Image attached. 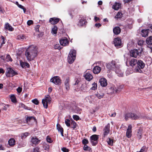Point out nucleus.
I'll return each mask as SVG.
<instances>
[{
    "label": "nucleus",
    "mask_w": 152,
    "mask_h": 152,
    "mask_svg": "<svg viewBox=\"0 0 152 152\" xmlns=\"http://www.w3.org/2000/svg\"><path fill=\"white\" fill-rule=\"evenodd\" d=\"M84 77L85 79L88 81H90L93 78V77L91 75V74L88 72L86 73L84 75Z\"/></svg>",
    "instance_id": "nucleus-19"
},
{
    "label": "nucleus",
    "mask_w": 152,
    "mask_h": 152,
    "mask_svg": "<svg viewBox=\"0 0 152 152\" xmlns=\"http://www.w3.org/2000/svg\"><path fill=\"white\" fill-rule=\"evenodd\" d=\"M31 151L32 152H40V148L38 147H37L34 148Z\"/></svg>",
    "instance_id": "nucleus-45"
},
{
    "label": "nucleus",
    "mask_w": 152,
    "mask_h": 152,
    "mask_svg": "<svg viewBox=\"0 0 152 152\" xmlns=\"http://www.w3.org/2000/svg\"><path fill=\"white\" fill-rule=\"evenodd\" d=\"M137 66H136L134 69V72L142 73V71L141 69H142L145 67V64L141 60H138L137 61Z\"/></svg>",
    "instance_id": "nucleus-3"
},
{
    "label": "nucleus",
    "mask_w": 152,
    "mask_h": 152,
    "mask_svg": "<svg viewBox=\"0 0 152 152\" xmlns=\"http://www.w3.org/2000/svg\"><path fill=\"white\" fill-rule=\"evenodd\" d=\"M60 19L57 18H52L50 19L49 22L52 24H55L59 21Z\"/></svg>",
    "instance_id": "nucleus-17"
},
{
    "label": "nucleus",
    "mask_w": 152,
    "mask_h": 152,
    "mask_svg": "<svg viewBox=\"0 0 152 152\" xmlns=\"http://www.w3.org/2000/svg\"><path fill=\"white\" fill-rule=\"evenodd\" d=\"M122 16V14L121 12H118L115 16V18L117 19L121 18Z\"/></svg>",
    "instance_id": "nucleus-43"
},
{
    "label": "nucleus",
    "mask_w": 152,
    "mask_h": 152,
    "mask_svg": "<svg viewBox=\"0 0 152 152\" xmlns=\"http://www.w3.org/2000/svg\"><path fill=\"white\" fill-rule=\"evenodd\" d=\"M15 143V141L13 138L10 139L8 141L9 145L11 146L14 145Z\"/></svg>",
    "instance_id": "nucleus-30"
},
{
    "label": "nucleus",
    "mask_w": 152,
    "mask_h": 152,
    "mask_svg": "<svg viewBox=\"0 0 152 152\" xmlns=\"http://www.w3.org/2000/svg\"><path fill=\"white\" fill-rule=\"evenodd\" d=\"M97 84L95 83L92 84V87L91 88V89L93 90H95L97 88Z\"/></svg>",
    "instance_id": "nucleus-52"
},
{
    "label": "nucleus",
    "mask_w": 152,
    "mask_h": 152,
    "mask_svg": "<svg viewBox=\"0 0 152 152\" xmlns=\"http://www.w3.org/2000/svg\"><path fill=\"white\" fill-rule=\"evenodd\" d=\"M143 128L142 127L139 128L137 132V137L139 140L141 139L142 137Z\"/></svg>",
    "instance_id": "nucleus-15"
},
{
    "label": "nucleus",
    "mask_w": 152,
    "mask_h": 152,
    "mask_svg": "<svg viewBox=\"0 0 152 152\" xmlns=\"http://www.w3.org/2000/svg\"><path fill=\"white\" fill-rule=\"evenodd\" d=\"M83 149L85 151H90L91 150V148L90 147L86 145H85L83 147Z\"/></svg>",
    "instance_id": "nucleus-46"
},
{
    "label": "nucleus",
    "mask_w": 152,
    "mask_h": 152,
    "mask_svg": "<svg viewBox=\"0 0 152 152\" xmlns=\"http://www.w3.org/2000/svg\"><path fill=\"white\" fill-rule=\"evenodd\" d=\"M65 123L67 126L69 127L70 126L71 124L70 123V120L69 119H67L65 120Z\"/></svg>",
    "instance_id": "nucleus-51"
},
{
    "label": "nucleus",
    "mask_w": 152,
    "mask_h": 152,
    "mask_svg": "<svg viewBox=\"0 0 152 152\" xmlns=\"http://www.w3.org/2000/svg\"><path fill=\"white\" fill-rule=\"evenodd\" d=\"M140 54H141V53H139L138 50L137 49L132 50L130 52L131 56L134 58H137Z\"/></svg>",
    "instance_id": "nucleus-13"
},
{
    "label": "nucleus",
    "mask_w": 152,
    "mask_h": 152,
    "mask_svg": "<svg viewBox=\"0 0 152 152\" xmlns=\"http://www.w3.org/2000/svg\"><path fill=\"white\" fill-rule=\"evenodd\" d=\"M113 43L115 47H121L122 46L121 40L119 38L117 37L114 39Z\"/></svg>",
    "instance_id": "nucleus-8"
},
{
    "label": "nucleus",
    "mask_w": 152,
    "mask_h": 152,
    "mask_svg": "<svg viewBox=\"0 0 152 152\" xmlns=\"http://www.w3.org/2000/svg\"><path fill=\"white\" fill-rule=\"evenodd\" d=\"M7 73L6 75L7 76L9 77H12L15 75L17 74V73L15 71L13 70L11 68H8L7 69L6 73Z\"/></svg>",
    "instance_id": "nucleus-7"
},
{
    "label": "nucleus",
    "mask_w": 152,
    "mask_h": 152,
    "mask_svg": "<svg viewBox=\"0 0 152 152\" xmlns=\"http://www.w3.org/2000/svg\"><path fill=\"white\" fill-rule=\"evenodd\" d=\"M76 51L74 50H71L68 57V61L69 64H72L75 59Z\"/></svg>",
    "instance_id": "nucleus-4"
},
{
    "label": "nucleus",
    "mask_w": 152,
    "mask_h": 152,
    "mask_svg": "<svg viewBox=\"0 0 152 152\" xmlns=\"http://www.w3.org/2000/svg\"><path fill=\"white\" fill-rule=\"evenodd\" d=\"M18 7L22 9L23 10V12L24 13L26 12V9L23 7V6H22L21 5L19 4Z\"/></svg>",
    "instance_id": "nucleus-54"
},
{
    "label": "nucleus",
    "mask_w": 152,
    "mask_h": 152,
    "mask_svg": "<svg viewBox=\"0 0 152 152\" xmlns=\"http://www.w3.org/2000/svg\"><path fill=\"white\" fill-rule=\"evenodd\" d=\"M146 42L148 45H152V37L150 36L146 39Z\"/></svg>",
    "instance_id": "nucleus-34"
},
{
    "label": "nucleus",
    "mask_w": 152,
    "mask_h": 152,
    "mask_svg": "<svg viewBox=\"0 0 152 152\" xmlns=\"http://www.w3.org/2000/svg\"><path fill=\"white\" fill-rule=\"evenodd\" d=\"M29 133L27 132L23 133L21 134V137L22 139H25L29 135Z\"/></svg>",
    "instance_id": "nucleus-40"
},
{
    "label": "nucleus",
    "mask_w": 152,
    "mask_h": 152,
    "mask_svg": "<svg viewBox=\"0 0 152 152\" xmlns=\"http://www.w3.org/2000/svg\"><path fill=\"white\" fill-rule=\"evenodd\" d=\"M118 65H116V62L114 61H112L110 63H109L107 64V67L109 69L115 70L116 69V67H118Z\"/></svg>",
    "instance_id": "nucleus-6"
},
{
    "label": "nucleus",
    "mask_w": 152,
    "mask_h": 152,
    "mask_svg": "<svg viewBox=\"0 0 152 152\" xmlns=\"http://www.w3.org/2000/svg\"><path fill=\"white\" fill-rule=\"evenodd\" d=\"M33 23V21L32 20H28L27 22V24L28 26H30Z\"/></svg>",
    "instance_id": "nucleus-64"
},
{
    "label": "nucleus",
    "mask_w": 152,
    "mask_h": 152,
    "mask_svg": "<svg viewBox=\"0 0 152 152\" xmlns=\"http://www.w3.org/2000/svg\"><path fill=\"white\" fill-rule=\"evenodd\" d=\"M124 88V85H120L118 86L117 88L115 90V92L117 93L118 92H119L121 90L123 89Z\"/></svg>",
    "instance_id": "nucleus-41"
},
{
    "label": "nucleus",
    "mask_w": 152,
    "mask_h": 152,
    "mask_svg": "<svg viewBox=\"0 0 152 152\" xmlns=\"http://www.w3.org/2000/svg\"><path fill=\"white\" fill-rule=\"evenodd\" d=\"M56 128L58 131L60 132L61 136L62 137H64V130L62 127H61L59 124H57L56 125Z\"/></svg>",
    "instance_id": "nucleus-21"
},
{
    "label": "nucleus",
    "mask_w": 152,
    "mask_h": 152,
    "mask_svg": "<svg viewBox=\"0 0 152 152\" xmlns=\"http://www.w3.org/2000/svg\"><path fill=\"white\" fill-rule=\"evenodd\" d=\"M141 118V114L139 113H129L126 114L125 115V118L126 121L128 120L129 118H130L132 120H137Z\"/></svg>",
    "instance_id": "nucleus-2"
},
{
    "label": "nucleus",
    "mask_w": 152,
    "mask_h": 152,
    "mask_svg": "<svg viewBox=\"0 0 152 152\" xmlns=\"http://www.w3.org/2000/svg\"><path fill=\"white\" fill-rule=\"evenodd\" d=\"M101 70V68L100 67L98 66H96L93 68V71L94 74H98L100 72Z\"/></svg>",
    "instance_id": "nucleus-22"
},
{
    "label": "nucleus",
    "mask_w": 152,
    "mask_h": 152,
    "mask_svg": "<svg viewBox=\"0 0 152 152\" xmlns=\"http://www.w3.org/2000/svg\"><path fill=\"white\" fill-rule=\"evenodd\" d=\"M60 44L63 46H66L68 45L69 41L68 39L65 37H62L60 40Z\"/></svg>",
    "instance_id": "nucleus-10"
},
{
    "label": "nucleus",
    "mask_w": 152,
    "mask_h": 152,
    "mask_svg": "<svg viewBox=\"0 0 152 152\" xmlns=\"http://www.w3.org/2000/svg\"><path fill=\"white\" fill-rule=\"evenodd\" d=\"M5 29H8L10 31H12L13 29V28L12 26L8 23H7L5 24Z\"/></svg>",
    "instance_id": "nucleus-31"
},
{
    "label": "nucleus",
    "mask_w": 152,
    "mask_h": 152,
    "mask_svg": "<svg viewBox=\"0 0 152 152\" xmlns=\"http://www.w3.org/2000/svg\"><path fill=\"white\" fill-rule=\"evenodd\" d=\"M1 37L2 39L1 41H2V42L1 43V44H0V48H1L2 45L5 43V39H4V37L3 36H1Z\"/></svg>",
    "instance_id": "nucleus-48"
},
{
    "label": "nucleus",
    "mask_w": 152,
    "mask_h": 152,
    "mask_svg": "<svg viewBox=\"0 0 152 152\" xmlns=\"http://www.w3.org/2000/svg\"><path fill=\"white\" fill-rule=\"evenodd\" d=\"M20 64L21 66L23 68H29L30 66L29 64L26 62L20 61Z\"/></svg>",
    "instance_id": "nucleus-25"
},
{
    "label": "nucleus",
    "mask_w": 152,
    "mask_h": 152,
    "mask_svg": "<svg viewBox=\"0 0 152 152\" xmlns=\"http://www.w3.org/2000/svg\"><path fill=\"white\" fill-rule=\"evenodd\" d=\"M50 81L56 85H60L61 83V80L58 76H55L50 79Z\"/></svg>",
    "instance_id": "nucleus-9"
},
{
    "label": "nucleus",
    "mask_w": 152,
    "mask_h": 152,
    "mask_svg": "<svg viewBox=\"0 0 152 152\" xmlns=\"http://www.w3.org/2000/svg\"><path fill=\"white\" fill-rule=\"evenodd\" d=\"M104 137H105L107 136L109 132L110 131V126L108 124L107 126H106L104 129Z\"/></svg>",
    "instance_id": "nucleus-18"
},
{
    "label": "nucleus",
    "mask_w": 152,
    "mask_h": 152,
    "mask_svg": "<svg viewBox=\"0 0 152 152\" xmlns=\"http://www.w3.org/2000/svg\"><path fill=\"white\" fill-rule=\"evenodd\" d=\"M91 143H92V145L94 146L96 145L97 143V141H93L92 140H91Z\"/></svg>",
    "instance_id": "nucleus-61"
},
{
    "label": "nucleus",
    "mask_w": 152,
    "mask_h": 152,
    "mask_svg": "<svg viewBox=\"0 0 152 152\" xmlns=\"http://www.w3.org/2000/svg\"><path fill=\"white\" fill-rule=\"evenodd\" d=\"M46 140L49 143H51L52 142L51 138L49 136L47 137Z\"/></svg>",
    "instance_id": "nucleus-59"
},
{
    "label": "nucleus",
    "mask_w": 152,
    "mask_h": 152,
    "mask_svg": "<svg viewBox=\"0 0 152 152\" xmlns=\"http://www.w3.org/2000/svg\"><path fill=\"white\" fill-rule=\"evenodd\" d=\"M146 148V147L145 146L142 147L141 149H140V151H139L140 152H143L145 151Z\"/></svg>",
    "instance_id": "nucleus-63"
},
{
    "label": "nucleus",
    "mask_w": 152,
    "mask_h": 152,
    "mask_svg": "<svg viewBox=\"0 0 152 152\" xmlns=\"http://www.w3.org/2000/svg\"><path fill=\"white\" fill-rule=\"evenodd\" d=\"M57 27L56 26H54L52 29L51 32L53 34H56L57 33Z\"/></svg>",
    "instance_id": "nucleus-35"
},
{
    "label": "nucleus",
    "mask_w": 152,
    "mask_h": 152,
    "mask_svg": "<svg viewBox=\"0 0 152 152\" xmlns=\"http://www.w3.org/2000/svg\"><path fill=\"white\" fill-rule=\"evenodd\" d=\"M137 60L134 58L132 59L129 61L130 65L132 67H133L136 65H137Z\"/></svg>",
    "instance_id": "nucleus-24"
},
{
    "label": "nucleus",
    "mask_w": 152,
    "mask_h": 152,
    "mask_svg": "<svg viewBox=\"0 0 152 152\" xmlns=\"http://www.w3.org/2000/svg\"><path fill=\"white\" fill-rule=\"evenodd\" d=\"M37 55V51L36 47L33 45L29 46L26 51L25 55L28 61L33 60Z\"/></svg>",
    "instance_id": "nucleus-1"
},
{
    "label": "nucleus",
    "mask_w": 152,
    "mask_h": 152,
    "mask_svg": "<svg viewBox=\"0 0 152 152\" xmlns=\"http://www.w3.org/2000/svg\"><path fill=\"white\" fill-rule=\"evenodd\" d=\"M132 126L131 124H129L128 126L126 132V136L127 137L129 138L132 136Z\"/></svg>",
    "instance_id": "nucleus-14"
},
{
    "label": "nucleus",
    "mask_w": 152,
    "mask_h": 152,
    "mask_svg": "<svg viewBox=\"0 0 152 152\" xmlns=\"http://www.w3.org/2000/svg\"><path fill=\"white\" fill-rule=\"evenodd\" d=\"M86 22V21L84 18H81L80 20L78 25L81 26H83L85 24Z\"/></svg>",
    "instance_id": "nucleus-28"
},
{
    "label": "nucleus",
    "mask_w": 152,
    "mask_h": 152,
    "mask_svg": "<svg viewBox=\"0 0 152 152\" xmlns=\"http://www.w3.org/2000/svg\"><path fill=\"white\" fill-rule=\"evenodd\" d=\"M90 138L91 140L97 141L98 138V135L96 134L93 135Z\"/></svg>",
    "instance_id": "nucleus-37"
},
{
    "label": "nucleus",
    "mask_w": 152,
    "mask_h": 152,
    "mask_svg": "<svg viewBox=\"0 0 152 152\" xmlns=\"http://www.w3.org/2000/svg\"><path fill=\"white\" fill-rule=\"evenodd\" d=\"M149 29L142 30L141 31V34L143 37H145L148 36Z\"/></svg>",
    "instance_id": "nucleus-26"
},
{
    "label": "nucleus",
    "mask_w": 152,
    "mask_h": 152,
    "mask_svg": "<svg viewBox=\"0 0 152 152\" xmlns=\"http://www.w3.org/2000/svg\"><path fill=\"white\" fill-rule=\"evenodd\" d=\"M73 118L74 120L76 121H77L79 119V116L77 115H73Z\"/></svg>",
    "instance_id": "nucleus-58"
},
{
    "label": "nucleus",
    "mask_w": 152,
    "mask_h": 152,
    "mask_svg": "<svg viewBox=\"0 0 152 152\" xmlns=\"http://www.w3.org/2000/svg\"><path fill=\"white\" fill-rule=\"evenodd\" d=\"M40 27V26L39 25H37L36 26H35V30L37 32H39V28Z\"/></svg>",
    "instance_id": "nucleus-62"
},
{
    "label": "nucleus",
    "mask_w": 152,
    "mask_h": 152,
    "mask_svg": "<svg viewBox=\"0 0 152 152\" xmlns=\"http://www.w3.org/2000/svg\"><path fill=\"white\" fill-rule=\"evenodd\" d=\"M115 71L116 73L117 74V75L119 77H122L123 76V73L119 69L118 66V67H116V69H115Z\"/></svg>",
    "instance_id": "nucleus-20"
},
{
    "label": "nucleus",
    "mask_w": 152,
    "mask_h": 152,
    "mask_svg": "<svg viewBox=\"0 0 152 152\" xmlns=\"http://www.w3.org/2000/svg\"><path fill=\"white\" fill-rule=\"evenodd\" d=\"M86 99L87 101H88L90 103H93L96 100V98L95 96L93 95L88 96L86 98Z\"/></svg>",
    "instance_id": "nucleus-12"
},
{
    "label": "nucleus",
    "mask_w": 152,
    "mask_h": 152,
    "mask_svg": "<svg viewBox=\"0 0 152 152\" xmlns=\"http://www.w3.org/2000/svg\"><path fill=\"white\" fill-rule=\"evenodd\" d=\"M51 98L50 96L46 95L45 98L42 99V102L44 108H47L48 107V104L51 102Z\"/></svg>",
    "instance_id": "nucleus-5"
},
{
    "label": "nucleus",
    "mask_w": 152,
    "mask_h": 152,
    "mask_svg": "<svg viewBox=\"0 0 152 152\" xmlns=\"http://www.w3.org/2000/svg\"><path fill=\"white\" fill-rule=\"evenodd\" d=\"M19 107H22L25 109H28V107L25 105L24 104L21 103L19 104Z\"/></svg>",
    "instance_id": "nucleus-47"
},
{
    "label": "nucleus",
    "mask_w": 152,
    "mask_h": 152,
    "mask_svg": "<svg viewBox=\"0 0 152 152\" xmlns=\"http://www.w3.org/2000/svg\"><path fill=\"white\" fill-rule=\"evenodd\" d=\"M26 38L25 36L23 34L17 36V39H18L23 40Z\"/></svg>",
    "instance_id": "nucleus-44"
},
{
    "label": "nucleus",
    "mask_w": 152,
    "mask_h": 152,
    "mask_svg": "<svg viewBox=\"0 0 152 152\" xmlns=\"http://www.w3.org/2000/svg\"><path fill=\"white\" fill-rule=\"evenodd\" d=\"M88 141L86 139H84L83 140L82 142L83 143L84 145L88 143Z\"/></svg>",
    "instance_id": "nucleus-57"
},
{
    "label": "nucleus",
    "mask_w": 152,
    "mask_h": 152,
    "mask_svg": "<svg viewBox=\"0 0 152 152\" xmlns=\"http://www.w3.org/2000/svg\"><path fill=\"white\" fill-rule=\"evenodd\" d=\"M113 32L114 34H118L121 32V29L119 27H115L113 29Z\"/></svg>",
    "instance_id": "nucleus-23"
},
{
    "label": "nucleus",
    "mask_w": 152,
    "mask_h": 152,
    "mask_svg": "<svg viewBox=\"0 0 152 152\" xmlns=\"http://www.w3.org/2000/svg\"><path fill=\"white\" fill-rule=\"evenodd\" d=\"M69 78H66L64 84L66 87V88L67 90H68L69 88Z\"/></svg>",
    "instance_id": "nucleus-32"
},
{
    "label": "nucleus",
    "mask_w": 152,
    "mask_h": 152,
    "mask_svg": "<svg viewBox=\"0 0 152 152\" xmlns=\"http://www.w3.org/2000/svg\"><path fill=\"white\" fill-rule=\"evenodd\" d=\"M71 127L73 129H75L77 126V124L76 122L73 121H72L71 123Z\"/></svg>",
    "instance_id": "nucleus-38"
},
{
    "label": "nucleus",
    "mask_w": 152,
    "mask_h": 152,
    "mask_svg": "<svg viewBox=\"0 0 152 152\" xmlns=\"http://www.w3.org/2000/svg\"><path fill=\"white\" fill-rule=\"evenodd\" d=\"M43 148L44 150L47 151L45 152H49L50 146L48 144L46 143H44L43 145Z\"/></svg>",
    "instance_id": "nucleus-33"
},
{
    "label": "nucleus",
    "mask_w": 152,
    "mask_h": 152,
    "mask_svg": "<svg viewBox=\"0 0 152 152\" xmlns=\"http://www.w3.org/2000/svg\"><path fill=\"white\" fill-rule=\"evenodd\" d=\"M54 48L55 49H58L60 50L62 48V47L61 48L59 44H56L54 46Z\"/></svg>",
    "instance_id": "nucleus-53"
},
{
    "label": "nucleus",
    "mask_w": 152,
    "mask_h": 152,
    "mask_svg": "<svg viewBox=\"0 0 152 152\" xmlns=\"http://www.w3.org/2000/svg\"><path fill=\"white\" fill-rule=\"evenodd\" d=\"M99 82L101 86L102 87H105L107 85V80L104 78H101L100 79Z\"/></svg>",
    "instance_id": "nucleus-16"
},
{
    "label": "nucleus",
    "mask_w": 152,
    "mask_h": 152,
    "mask_svg": "<svg viewBox=\"0 0 152 152\" xmlns=\"http://www.w3.org/2000/svg\"><path fill=\"white\" fill-rule=\"evenodd\" d=\"M121 7V4L116 2L115 4L113 6V8L115 10H118Z\"/></svg>",
    "instance_id": "nucleus-27"
},
{
    "label": "nucleus",
    "mask_w": 152,
    "mask_h": 152,
    "mask_svg": "<svg viewBox=\"0 0 152 152\" xmlns=\"http://www.w3.org/2000/svg\"><path fill=\"white\" fill-rule=\"evenodd\" d=\"M32 102L33 103L36 105L38 104L39 103L38 100L37 99H34L32 100Z\"/></svg>",
    "instance_id": "nucleus-55"
},
{
    "label": "nucleus",
    "mask_w": 152,
    "mask_h": 152,
    "mask_svg": "<svg viewBox=\"0 0 152 152\" xmlns=\"http://www.w3.org/2000/svg\"><path fill=\"white\" fill-rule=\"evenodd\" d=\"M104 94L103 93H99L97 92V94H95V95L96 96L98 99H101L104 96Z\"/></svg>",
    "instance_id": "nucleus-36"
},
{
    "label": "nucleus",
    "mask_w": 152,
    "mask_h": 152,
    "mask_svg": "<svg viewBox=\"0 0 152 152\" xmlns=\"http://www.w3.org/2000/svg\"><path fill=\"white\" fill-rule=\"evenodd\" d=\"M6 59L7 61H12V59L11 58L10 56L9 55H7L6 57Z\"/></svg>",
    "instance_id": "nucleus-50"
},
{
    "label": "nucleus",
    "mask_w": 152,
    "mask_h": 152,
    "mask_svg": "<svg viewBox=\"0 0 152 152\" xmlns=\"http://www.w3.org/2000/svg\"><path fill=\"white\" fill-rule=\"evenodd\" d=\"M40 140L38 138L35 137H31V142L32 146L36 145L39 143Z\"/></svg>",
    "instance_id": "nucleus-11"
},
{
    "label": "nucleus",
    "mask_w": 152,
    "mask_h": 152,
    "mask_svg": "<svg viewBox=\"0 0 152 152\" xmlns=\"http://www.w3.org/2000/svg\"><path fill=\"white\" fill-rule=\"evenodd\" d=\"M61 150L64 152H68L69 150L66 148L63 147L61 148Z\"/></svg>",
    "instance_id": "nucleus-60"
},
{
    "label": "nucleus",
    "mask_w": 152,
    "mask_h": 152,
    "mask_svg": "<svg viewBox=\"0 0 152 152\" xmlns=\"http://www.w3.org/2000/svg\"><path fill=\"white\" fill-rule=\"evenodd\" d=\"M144 41L143 40L140 39L139 40L138 44L140 46H142L143 44Z\"/></svg>",
    "instance_id": "nucleus-56"
},
{
    "label": "nucleus",
    "mask_w": 152,
    "mask_h": 152,
    "mask_svg": "<svg viewBox=\"0 0 152 152\" xmlns=\"http://www.w3.org/2000/svg\"><path fill=\"white\" fill-rule=\"evenodd\" d=\"M1 105L2 106V109L4 110H6L10 106L9 104H2Z\"/></svg>",
    "instance_id": "nucleus-42"
},
{
    "label": "nucleus",
    "mask_w": 152,
    "mask_h": 152,
    "mask_svg": "<svg viewBox=\"0 0 152 152\" xmlns=\"http://www.w3.org/2000/svg\"><path fill=\"white\" fill-rule=\"evenodd\" d=\"M10 98L12 102H16V99L15 96L13 95H11L10 96Z\"/></svg>",
    "instance_id": "nucleus-49"
},
{
    "label": "nucleus",
    "mask_w": 152,
    "mask_h": 152,
    "mask_svg": "<svg viewBox=\"0 0 152 152\" xmlns=\"http://www.w3.org/2000/svg\"><path fill=\"white\" fill-rule=\"evenodd\" d=\"M107 141L108 144L110 145H113V139L110 138H109L107 140Z\"/></svg>",
    "instance_id": "nucleus-39"
},
{
    "label": "nucleus",
    "mask_w": 152,
    "mask_h": 152,
    "mask_svg": "<svg viewBox=\"0 0 152 152\" xmlns=\"http://www.w3.org/2000/svg\"><path fill=\"white\" fill-rule=\"evenodd\" d=\"M28 121L36 122V119L33 117H28L26 118V122L28 123Z\"/></svg>",
    "instance_id": "nucleus-29"
}]
</instances>
